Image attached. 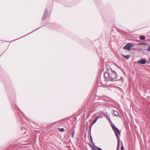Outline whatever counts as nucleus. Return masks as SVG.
<instances>
[{"instance_id": "obj_14", "label": "nucleus", "mask_w": 150, "mask_h": 150, "mask_svg": "<svg viewBox=\"0 0 150 150\" xmlns=\"http://www.w3.org/2000/svg\"><path fill=\"white\" fill-rule=\"evenodd\" d=\"M96 148L98 150H103L101 148L98 147L96 146ZM116 150H120V149L117 148Z\"/></svg>"}, {"instance_id": "obj_2", "label": "nucleus", "mask_w": 150, "mask_h": 150, "mask_svg": "<svg viewBox=\"0 0 150 150\" xmlns=\"http://www.w3.org/2000/svg\"><path fill=\"white\" fill-rule=\"evenodd\" d=\"M105 79H110L109 80L110 81H112L114 79H116L117 77V73L110 74V72H108L106 71L104 74Z\"/></svg>"}, {"instance_id": "obj_5", "label": "nucleus", "mask_w": 150, "mask_h": 150, "mask_svg": "<svg viewBox=\"0 0 150 150\" xmlns=\"http://www.w3.org/2000/svg\"><path fill=\"white\" fill-rule=\"evenodd\" d=\"M137 62L141 64H144L147 63H149V62H147L145 59H140Z\"/></svg>"}, {"instance_id": "obj_22", "label": "nucleus", "mask_w": 150, "mask_h": 150, "mask_svg": "<svg viewBox=\"0 0 150 150\" xmlns=\"http://www.w3.org/2000/svg\"><path fill=\"white\" fill-rule=\"evenodd\" d=\"M91 131H89V133H88V134H89V135L90 136H90H92L91 135Z\"/></svg>"}, {"instance_id": "obj_19", "label": "nucleus", "mask_w": 150, "mask_h": 150, "mask_svg": "<svg viewBox=\"0 0 150 150\" xmlns=\"http://www.w3.org/2000/svg\"><path fill=\"white\" fill-rule=\"evenodd\" d=\"M147 44V43H144V42L139 43V44L143 45H145Z\"/></svg>"}, {"instance_id": "obj_6", "label": "nucleus", "mask_w": 150, "mask_h": 150, "mask_svg": "<svg viewBox=\"0 0 150 150\" xmlns=\"http://www.w3.org/2000/svg\"><path fill=\"white\" fill-rule=\"evenodd\" d=\"M96 117L98 118V119L100 118H102L103 116L104 115V112H103L100 113H97L96 114Z\"/></svg>"}, {"instance_id": "obj_10", "label": "nucleus", "mask_w": 150, "mask_h": 150, "mask_svg": "<svg viewBox=\"0 0 150 150\" xmlns=\"http://www.w3.org/2000/svg\"><path fill=\"white\" fill-rule=\"evenodd\" d=\"M122 56L127 59H129L130 57V55L129 54L127 55H122Z\"/></svg>"}, {"instance_id": "obj_12", "label": "nucleus", "mask_w": 150, "mask_h": 150, "mask_svg": "<svg viewBox=\"0 0 150 150\" xmlns=\"http://www.w3.org/2000/svg\"><path fill=\"white\" fill-rule=\"evenodd\" d=\"M145 37L144 36L142 35L139 37V39L140 40H144L145 39Z\"/></svg>"}, {"instance_id": "obj_4", "label": "nucleus", "mask_w": 150, "mask_h": 150, "mask_svg": "<svg viewBox=\"0 0 150 150\" xmlns=\"http://www.w3.org/2000/svg\"><path fill=\"white\" fill-rule=\"evenodd\" d=\"M48 15V11L47 8H45L44 13L43 16L42 18V20L45 19L47 17Z\"/></svg>"}, {"instance_id": "obj_21", "label": "nucleus", "mask_w": 150, "mask_h": 150, "mask_svg": "<svg viewBox=\"0 0 150 150\" xmlns=\"http://www.w3.org/2000/svg\"><path fill=\"white\" fill-rule=\"evenodd\" d=\"M40 28H38V29H36V30H34V31H33L32 32H31L30 33H29L28 34H27V35H29V34H30V33H33V32H34V31H36V30H38V29H39Z\"/></svg>"}, {"instance_id": "obj_16", "label": "nucleus", "mask_w": 150, "mask_h": 150, "mask_svg": "<svg viewBox=\"0 0 150 150\" xmlns=\"http://www.w3.org/2000/svg\"><path fill=\"white\" fill-rule=\"evenodd\" d=\"M103 116H105V117H106L107 118L109 119V118L107 115V114L106 113H104V115H103ZM110 119V118H109Z\"/></svg>"}, {"instance_id": "obj_11", "label": "nucleus", "mask_w": 150, "mask_h": 150, "mask_svg": "<svg viewBox=\"0 0 150 150\" xmlns=\"http://www.w3.org/2000/svg\"><path fill=\"white\" fill-rule=\"evenodd\" d=\"M113 114L115 116H118L119 115V113L117 111H114L113 112Z\"/></svg>"}, {"instance_id": "obj_13", "label": "nucleus", "mask_w": 150, "mask_h": 150, "mask_svg": "<svg viewBox=\"0 0 150 150\" xmlns=\"http://www.w3.org/2000/svg\"><path fill=\"white\" fill-rule=\"evenodd\" d=\"M58 130L60 132H64V128H58Z\"/></svg>"}, {"instance_id": "obj_20", "label": "nucleus", "mask_w": 150, "mask_h": 150, "mask_svg": "<svg viewBox=\"0 0 150 150\" xmlns=\"http://www.w3.org/2000/svg\"><path fill=\"white\" fill-rule=\"evenodd\" d=\"M93 125H92V123H91V124L89 127V131H91V129Z\"/></svg>"}, {"instance_id": "obj_15", "label": "nucleus", "mask_w": 150, "mask_h": 150, "mask_svg": "<svg viewBox=\"0 0 150 150\" xmlns=\"http://www.w3.org/2000/svg\"><path fill=\"white\" fill-rule=\"evenodd\" d=\"M89 145L92 147V149L93 150H97L91 144H89Z\"/></svg>"}, {"instance_id": "obj_8", "label": "nucleus", "mask_w": 150, "mask_h": 150, "mask_svg": "<svg viewBox=\"0 0 150 150\" xmlns=\"http://www.w3.org/2000/svg\"><path fill=\"white\" fill-rule=\"evenodd\" d=\"M72 131L71 132V137L72 138H74V135L75 134V132L74 130V129H73V128H72Z\"/></svg>"}, {"instance_id": "obj_24", "label": "nucleus", "mask_w": 150, "mask_h": 150, "mask_svg": "<svg viewBox=\"0 0 150 150\" xmlns=\"http://www.w3.org/2000/svg\"><path fill=\"white\" fill-rule=\"evenodd\" d=\"M24 37V36H22V37Z\"/></svg>"}, {"instance_id": "obj_18", "label": "nucleus", "mask_w": 150, "mask_h": 150, "mask_svg": "<svg viewBox=\"0 0 150 150\" xmlns=\"http://www.w3.org/2000/svg\"><path fill=\"white\" fill-rule=\"evenodd\" d=\"M90 139L91 140V142H92V143H93V138L92 136H90Z\"/></svg>"}, {"instance_id": "obj_1", "label": "nucleus", "mask_w": 150, "mask_h": 150, "mask_svg": "<svg viewBox=\"0 0 150 150\" xmlns=\"http://www.w3.org/2000/svg\"><path fill=\"white\" fill-rule=\"evenodd\" d=\"M111 126L113 130L115 132V136L117 139V148L120 149V132L119 129L114 124H112Z\"/></svg>"}, {"instance_id": "obj_7", "label": "nucleus", "mask_w": 150, "mask_h": 150, "mask_svg": "<svg viewBox=\"0 0 150 150\" xmlns=\"http://www.w3.org/2000/svg\"><path fill=\"white\" fill-rule=\"evenodd\" d=\"M107 72H110V74L116 73L115 71L113 70L111 68L107 69Z\"/></svg>"}, {"instance_id": "obj_9", "label": "nucleus", "mask_w": 150, "mask_h": 150, "mask_svg": "<svg viewBox=\"0 0 150 150\" xmlns=\"http://www.w3.org/2000/svg\"><path fill=\"white\" fill-rule=\"evenodd\" d=\"M98 119V118H97L96 117L95 118L91 123H92V125H94Z\"/></svg>"}, {"instance_id": "obj_17", "label": "nucleus", "mask_w": 150, "mask_h": 150, "mask_svg": "<svg viewBox=\"0 0 150 150\" xmlns=\"http://www.w3.org/2000/svg\"><path fill=\"white\" fill-rule=\"evenodd\" d=\"M121 150H125L123 145L122 144L121 147Z\"/></svg>"}, {"instance_id": "obj_3", "label": "nucleus", "mask_w": 150, "mask_h": 150, "mask_svg": "<svg viewBox=\"0 0 150 150\" xmlns=\"http://www.w3.org/2000/svg\"><path fill=\"white\" fill-rule=\"evenodd\" d=\"M133 45L134 44L131 43H128L123 47V49L124 50L126 49L129 51H130L131 50V47H132Z\"/></svg>"}, {"instance_id": "obj_23", "label": "nucleus", "mask_w": 150, "mask_h": 150, "mask_svg": "<svg viewBox=\"0 0 150 150\" xmlns=\"http://www.w3.org/2000/svg\"><path fill=\"white\" fill-rule=\"evenodd\" d=\"M147 51L149 52H150V46L148 47L147 49Z\"/></svg>"}]
</instances>
